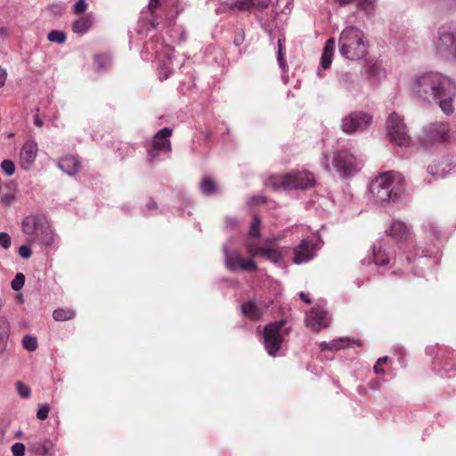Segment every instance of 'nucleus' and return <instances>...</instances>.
Returning a JSON list of instances; mask_svg holds the SVG:
<instances>
[{"instance_id":"44","label":"nucleus","mask_w":456,"mask_h":456,"mask_svg":"<svg viewBox=\"0 0 456 456\" xmlns=\"http://www.w3.org/2000/svg\"><path fill=\"white\" fill-rule=\"evenodd\" d=\"M12 453L13 456H24L25 445L22 443H15L12 446Z\"/></svg>"},{"instance_id":"23","label":"nucleus","mask_w":456,"mask_h":456,"mask_svg":"<svg viewBox=\"0 0 456 456\" xmlns=\"http://www.w3.org/2000/svg\"><path fill=\"white\" fill-rule=\"evenodd\" d=\"M59 168L69 175H76L80 169V162L76 156H64L58 160Z\"/></svg>"},{"instance_id":"17","label":"nucleus","mask_w":456,"mask_h":456,"mask_svg":"<svg viewBox=\"0 0 456 456\" xmlns=\"http://www.w3.org/2000/svg\"><path fill=\"white\" fill-rule=\"evenodd\" d=\"M449 138L448 126L444 123L429 124L424 130V140L428 142H444Z\"/></svg>"},{"instance_id":"4","label":"nucleus","mask_w":456,"mask_h":456,"mask_svg":"<svg viewBox=\"0 0 456 456\" xmlns=\"http://www.w3.org/2000/svg\"><path fill=\"white\" fill-rule=\"evenodd\" d=\"M339 53L345 59L357 61L368 53V41L362 30L355 26H346L338 38Z\"/></svg>"},{"instance_id":"38","label":"nucleus","mask_w":456,"mask_h":456,"mask_svg":"<svg viewBox=\"0 0 456 456\" xmlns=\"http://www.w3.org/2000/svg\"><path fill=\"white\" fill-rule=\"evenodd\" d=\"M1 169L7 176H12L15 173V165L11 159H4L0 165Z\"/></svg>"},{"instance_id":"12","label":"nucleus","mask_w":456,"mask_h":456,"mask_svg":"<svg viewBox=\"0 0 456 456\" xmlns=\"http://www.w3.org/2000/svg\"><path fill=\"white\" fill-rule=\"evenodd\" d=\"M373 118L363 111H353L341 120L340 128L347 134L362 133L372 124Z\"/></svg>"},{"instance_id":"10","label":"nucleus","mask_w":456,"mask_h":456,"mask_svg":"<svg viewBox=\"0 0 456 456\" xmlns=\"http://www.w3.org/2000/svg\"><path fill=\"white\" fill-rule=\"evenodd\" d=\"M386 130L390 142L396 147L409 148L412 144L411 137L403 118L396 112L389 114L386 122Z\"/></svg>"},{"instance_id":"32","label":"nucleus","mask_w":456,"mask_h":456,"mask_svg":"<svg viewBox=\"0 0 456 456\" xmlns=\"http://www.w3.org/2000/svg\"><path fill=\"white\" fill-rule=\"evenodd\" d=\"M111 58L107 54H97L94 56V64L99 72L107 70L111 66Z\"/></svg>"},{"instance_id":"53","label":"nucleus","mask_w":456,"mask_h":456,"mask_svg":"<svg viewBox=\"0 0 456 456\" xmlns=\"http://www.w3.org/2000/svg\"><path fill=\"white\" fill-rule=\"evenodd\" d=\"M6 71L5 69L0 68V86H4L6 80Z\"/></svg>"},{"instance_id":"63","label":"nucleus","mask_w":456,"mask_h":456,"mask_svg":"<svg viewBox=\"0 0 456 456\" xmlns=\"http://www.w3.org/2000/svg\"><path fill=\"white\" fill-rule=\"evenodd\" d=\"M317 75H318L319 77H322V76H323V74L322 73V71H321V70H318V71H317Z\"/></svg>"},{"instance_id":"60","label":"nucleus","mask_w":456,"mask_h":456,"mask_svg":"<svg viewBox=\"0 0 456 456\" xmlns=\"http://www.w3.org/2000/svg\"><path fill=\"white\" fill-rule=\"evenodd\" d=\"M285 40L284 38H279L278 39V49H282L283 50V44H284Z\"/></svg>"},{"instance_id":"61","label":"nucleus","mask_w":456,"mask_h":456,"mask_svg":"<svg viewBox=\"0 0 456 456\" xmlns=\"http://www.w3.org/2000/svg\"><path fill=\"white\" fill-rule=\"evenodd\" d=\"M254 200H256V203H262V202H265V200L262 196H257V197L254 198Z\"/></svg>"},{"instance_id":"40","label":"nucleus","mask_w":456,"mask_h":456,"mask_svg":"<svg viewBox=\"0 0 456 456\" xmlns=\"http://www.w3.org/2000/svg\"><path fill=\"white\" fill-rule=\"evenodd\" d=\"M16 387L18 394L21 398L28 399L30 397L31 390L28 386L25 385L21 381H18L16 383Z\"/></svg>"},{"instance_id":"42","label":"nucleus","mask_w":456,"mask_h":456,"mask_svg":"<svg viewBox=\"0 0 456 456\" xmlns=\"http://www.w3.org/2000/svg\"><path fill=\"white\" fill-rule=\"evenodd\" d=\"M88 8V4L86 0H77L73 5V12L76 14L84 13Z\"/></svg>"},{"instance_id":"3","label":"nucleus","mask_w":456,"mask_h":456,"mask_svg":"<svg viewBox=\"0 0 456 456\" xmlns=\"http://www.w3.org/2000/svg\"><path fill=\"white\" fill-rule=\"evenodd\" d=\"M403 177L390 171L376 177L370 185V194L375 204L383 205L395 200L402 190Z\"/></svg>"},{"instance_id":"43","label":"nucleus","mask_w":456,"mask_h":456,"mask_svg":"<svg viewBox=\"0 0 456 456\" xmlns=\"http://www.w3.org/2000/svg\"><path fill=\"white\" fill-rule=\"evenodd\" d=\"M12 244V239L11 236L7 232H0V246L7 249L11 247Z\"/></svg>"},{"instance_id":"56","label":"nucleus","mask_w":456,"mask_h":456,"mask_svg":"<svg viewBox=\"0 0 456 456\" xmlns=\"http://www.w3.org/2000/svg\"><path fill=\"white\" fill-rule=\"evenodd\" d=\"M146 208L148 210H155V209H157V204L152 200H150L146 205Z\"/></svg>"},{"instance_id":"20","label":"nucleus","mask_w":456,"mask_h":456,"mask_svg":"<svg viewBox=\"0 0 456 456\" xmlns=\"http://www.w3.org/2000/svg\"><path fill=\"white\" fill-rule=\"evenodd\" d=\"M387 232L396 241H406L411 234L408 225L400 220H393Z\"/></svg>"},{"instance_id":"58","label":"nucleus","mask_w":456,"mask_h":456,"mask_svg":"<svg viewBox=\"0 0 456 456\" xmlns=\"http://www.w3.org/2000/svg\"><path fill=\"white\" fill-rule=\"evenodd\" d=\"M34 124L37 126H39L41 127L43 126V121L40 119V118L38 116H36L35 117V119H34Z\"/></svg>"},{"instance_id":"19","label":"nucleus","mask_w":456,"mask_h":456,"mask_svg":"<svg viewBox=\"0 0 456 456\" xmlns=\"http://www.w3.org/2000/svg\"><path fill=\"white\" fill-rule=\"evenodd\" d=\"M28 450L32 453L40 456H55L56 454V445L54 442L49 438L30 442L28 444Z\"/></svg>"},{"instance_id":"29","label":"nucleus","mask_w":456,"mask_h":456,"mask_svg":"<svg viewBox=\"0 0 456 456\" xmlns=\"http://www.w3.org/2000/svg\"><path fill=\"white\" fill-rule=\"evenodd\" d=\"M10 326L5 319H0V355L5 351Z\"/></svg>"},{"instance_id":"24","label":"nucleus","mask_w":456,"mask_h":456,"mask_svg":"<svg viewBox=\"0 0 456 456\" xmlns=\"http://www.w3.org/2000/svg\"><path fill=\"white\" fill-rule=\"evenodd\" d=\"M335 49V39L333 37L329 38L322 50L321 57V66L323 69H327L330 67Z\"/></svg>"},{"instance_id":"22","label":"nucleus","mask_w":456,"mask_h":456,"mask_svg":"<svg viewBox=\"0 0 456 456\" xmlns=\"http://www.w3.org/2000/svg\"><path fill=\"white\" fill-rule=\"evenodd\" d=\"M240 307L242 314L246 317L253 321H257L263 316L267 305L263 304L257 305L253 301H248L241 305Z\"/></svg>"},{"instance_id":"26","label":"nucleus","mask_w":456,"mask_h":456,"mask_svg":"<svg viewBox=\"0 0 456 456\" xmlns=\"http://www.w3.org/2000/svg\"><path fill=\"white\" fill-rule=\"evenodd\" d=\"M350 346V341L347 338H336L330 342H322L319 345V347L322 351H338L342 348L348 347Z\"/></svg>"},{"instance_id":"27","label":"nucleus","mask_w":456,"mask_h":456,"mask_svg":"<svg viewBox=\"0 0 456 456\" xmlns=\"http://www.w3.org/2000/svg\"><path fill=\"white\" fill-rule=\"evenodd\" d=\"M449 165L442 161L437 165L428 166V173L435 179L444 178L451 170V168L447 169Z\"/></svg>"},{"instance_id":"16","label":"nucleus","mask_w":456,"mask_h":456,"mask_svg":"<svg viewBox=\"0 0 456 456\" xmlns=\"http://www.w3.org/2000/svg\"><path fill=\"white\" fill-rule=\"evenodd\" d=\"M306 326L310 327L314 331H319L329 325V317L326 310L323 307H313L305 314Z\"/></svg>"},{"instance_id":"37","label":"nucleus","mask_w":456,"mask_h":456,"mask_svg":"<svg viewBox=\"0 0 456 456\" xmlns=\"http://www.w3.org/2000/svg\"><path fill=\"white\" fill-rule=\"evenodd\" d=\"M22 346L26 350L29 352H34L37 348L38 344L35 337L26 335L22 338Z\"/></svg>"},{"instance_id":"13","label":"nucleus","mask_w":456,"mask_h":456,"mask_svg":"<svg viewBox=\"0 0 456 456\" xmlns=\"http://www.w3.org/2000/svg\"><path fill=\"white\" fill-rule=\"evenodd\" d=\"M172 130L165 127L155 134L151 145L147 148L148 160L153 162L159 156V152H169L171 151L170 136Z\"/></svg>"},{"instance_id":"28","label":"nucleus","mask_w":456,"mask_h":456,"mask_svg":"<svg viewBox=\"0 0 456 456\" xmlns=\"http://www.w3.org/2000/svg\"><path fill=\"white\" fill-rule=\"evenodd\" d=\"M421 231L428 240H432L438 234V225L434 220L427 219L421 224Z\"/></svg>"},{"instance_id":"59","label":"nucleus","mask_w":456,"mask_h":456,"mask_svg":"<svg viewBox=\"0 0 456 456\" xmlns=\"http://www.w3.org/2000/svg\"><path fill=\"white\" fill-rule=\"evenodd\" d=\"M387 356H383V357L379 358L376 363L383 365L387 362Z\"/></svg>"},{"instance_id":"11","label":"nucleus","mask_w":456,"mask_h":456,"mask_svg":"<svg viewBox=\"0 0 456 456\" xmlns=\"http://www.w3.org/2000/svg\"><path fill=\"white\" fill-rule=\"evenodd\" d=\"M285 322H274L267 324L265 327L263 337L264 345L266 352L271 356H276L278 351L281 347L285 335L288 334L289 330H284Z\"/></svg>"},{"instance_id":"48","label":"nucleus","mask_w":456,"mask_h":456,"mask_svg":"<svg viewBox=\"0 0 456 456\" xmlns=\"http://www.w3.org/2000/svg\"><path fill=\"white\" fill-rule=\"evenodd\" d=\"M277 61H278L280 68L284 71L286 69V62L283 58V50L282 49H278V51H277Z\"/></svg>"},{"instance_id":"25","label":"nucleus","mask_w":456,"mask_h":456,"mask_svg":"<svg viewBox=\"0 0 456 456\" xmlns=\"http://www.w3.org/2000/svg\"><path fill=\"white\" fill-rule=\"evenodd\" d=\"M391 253L387 252L386 248L379 244L373 247V260L375 265L383 266L389 263Z\"/></svg>"},{"instance_id":"9","label":"nucleus","mask_w":456,"mask_h":456,"mask_svg":"<svg viewBox=\"0 0 456 456\" xmlns=\"http://www.w3.org/2000/svg\"><path fill=\"white\" fill-rule=\"evenodd\" d=\"M432 49L436 56L451 55L456 59V24H443L438 28Z\"/></svg>"},{"instance_id":"6","label":"nucleus","mask_w":456,"mask_h":456,"mask_svg":"<svg viewBox=\"0 0 456 456\" xmlns=\"http://www.w3.org/2000/svg\"><path fill=\"white\" fill-rule=\"evenodd\" d=\"M315 183L314 175L306 170H293L282 175H271L267 186L278 190H306Z\"/></svg>"},{"instance_id":"51","label":"nucleus","mask_w":456,"mask_h":456,"mask_svg":"<svg viewBox=\"0 0 456 456\" xmlns=\"http://www.w3.org/2000/svg\"><path fill=\"white\" fill-rule=\"evenodd\" d=\"M244 41V32L240 31L237 34V36L234 38V45L239 46Z\"/></svg>"},{"instance_id":"64","label":"nucleus","mask_w":456,"mask_h":456,"mask_svg":"<svg viewBox=\"0 0 456 456\" xmlns=\"http://www.w3.org/2000/svg\"><path fill=\"white\" fill-rule=\"evenodd\" d=\"M443 4H446L447 0H441Z\"/></svg>"},{"instance_id":"18","label":"nucleus","mask_w":456,"mask_h":456,"mask_svg":"<svg viewBox=\"0 0 456 456\" xmlns=\"http://www.w3.org/2000/svg\"><path fill=\"white\" fill-rule=\"evenodd\" d=\"M38 152L37 143L35 140L24 142L20 151V164L22 169L28 170L34 164Z\"/></svg>"},{"instance_id":"15","label":"nucleus","mask_w":456,"mask_h":456,"mask_svg":"<svg viewBox=\"0 0 456 456\" xmlns=\"http://www.w3.org/2000/svg\"><path fill=\"white\" fill-rule=\"evenodd\" d=\"M317 249V246L313 240L303 239L301 242L294 248L293 262L297 265L307 263L314 258Z\"/></svg>"},{"instance_id":"41","label":"nucleus","mask_w":456,"mask_h":456,"mask_svg":"<svg viewBox=\"0 0 456 456\" xmlns=\"http://www.w3.org/2000/svg\"><path fill=\"white\" fill-rule=\"evenodd\" d=\"M49 411L50 406L47 403L40 404L37 411V418L40 420H45L47 419Z\"/></svg>"},{"instance_id":"62","label":"nucleus","mask_w":456,"mask_h":456,"mask_svg":"<svg viewBox=\"0 0 456 456\" xmlns=\"http://www.w3.org/2000/svg\"><path fill=\"white\" fill-rule=\"evenodd\" d=\"M231 224V225H234L235 224V220L234 219H230L228 220Z\"/></svg>"},{"instance_id":"7","label":"nucleus","mask_w":456,"mask_h":456,"mask_svg":"<svg viewBox=\"0 0 456 456\" xmlns=\"http://www.w3.org/2000/svg\"><path fill=\"white\" fill-rule=\"evenodd\" d=\"M342 177L351 176L356 174L361 168V163L356 157L347 149H342L334 152L331 156L323 154L322 165L327 171H331L330 163Z\"/></svg>"},{"instance_id":"47","label":"nucleus","mask_w":456,"mask_h":456,"mask_svg":"<svg viewBox=\"0 0 456 456\" xmlns=\"http://www.w3.org/2000/svg\"><path fill=\"white\" fill-rule=\"evenodd\" d=\"M15 200V195L13 193H6L1 197V202L4 205H11Z\"/></svg>"},{"instance_id":"33","label":"nucleus","mask_w":456,"mask_h":456,"mask_svg":"<svg viewBox=\"0 0 456 456\" xmlns=\"http://www.w3.org/2000/svg\"><path fill=\"white\" fill-rule=\"evenodd\" d=\"M74 316H75V312L70 308H67V309L59 308V309L54 310L53 313V317L57 322L69 321V320L73 319Z\"/></svg>"},{"instance_id":"2","label":"nucleus","mask_w":456,"mask_h":456,"mask_svg":"<svg viewBox=\"0 0 456 456\" xmlns=\"http://www.w3.org/2000/svg\"><path fill=\"white\" fill-rule=\"evenodd\" d=\"M260 224V218L256 216H254L248 238L244 243L248 254L251 258L265 257L273 264H281L287 253V249L279 247L274 240H266L263 244H260L258 240Z\"/></svg>"},{"instance_id":"39","label":"nucleus","mask_w":456,"mask_h":456,"mask_svg":"<svg viewBox=\"0 0 456 456\" xmlns=\"http://www.w3.org/2000/svg\"><path fill=\"white\" fill-rule=\"evenodd\" d=\"M25 283V275L18 273L11 282V287L13 290L19 291Z\"/></svg>"},{"instance_id":"54","label":"nucleus","mask_w":456,"mask_h":456,"mask_svg":"<svg viewBox=\"0 0 456 456\" xmlns=\"http://www.w3.org/2000/svg\"><path fill=\"white\" fill-rule=\"evenodd\" d=\"M373 370L376 374H384L385 370L381 364L376 363L373 367Z\"/></svg>"},{"instance_id":"45","label":"nucleus","mask_w":456,"mask_h":456,"mask_svg":"<svg viewBox=\"0 0 456 456\" xmlns=\"http://www.w3.org/2000/svg\"><path fill=\"white\" fill-rule=\"evenodd\" d=\"M19 255L24 258V259H28L30 257L31 254H32V251L30 249V248L27 245H21L20 248H19Z\"/></svg>"},{"instance_id":"35","label":"nucleus","mask_w":456,"mask_h":456,"mask_svg":"<svg viewBox=\"0 0 456 456\" xmlns=\"http://www.w3.org/2000/svg\"><path fill=\"white\" fill-rule=\"evenodd\" d=\"M66 38H67V37H66L65 32H63L61 30H52L47 35V39L50 42L57 43L60 45L65 43Z\"/></svg>"},{"instance_id":"34","label":"nucleus","mask_w":456,"mask_h":456,"mask_svg":"<svg viewBox=\"0 0 456 456\" xmlns=\"http://www.w3.org/2000/svg\"><path fill=\"white\" fill-rule=\"evenodd\" d=\"M254 0H229L226 2L230 9H237L239 11H247L253 7Z\"/></svg>"},{"instance_id":"49","label":"nucleus","mask_w":456,"mask_h":456,"mask_svg":"<svg viewBox=\"0 0 456 456\" xmlns=\"http://www.w3.org/2000/svg\"><path fill=\"white\" fill-rule=\"evenodd\" d=\"M50 11L54 13V14H61L64 10H65V6L63 4H53L49 7Z\"/></svg>"},{"instance_id":"14","label":"nucleus","mask_w":456,"mask_h":456,"mask_svg":"<svg viewBox=\"0 0 456 456\" xmlns=\"http://www.w3.org/2000/svg\"><path fill=\"white\" fill-rule=\"evenodd\" d=\"M223 251L225 256V266L228 270L235 272L238 270L256 271L257 269L256 264L252 259H243L236 250L229 251L226 245L223 247Z\"/></svg>"},{"instance_id":"36","label":"nucleus","mask_w":456,"mask_h":456,"mask_svg":"<svg viewBox=\"0 0 456 456\" xmlns=\"http://www.w3.org/2000/svg\"><path fill=\"white\" fill-rule=\"evenodd\" d=\"M340 85L347 91L354 90V77L349 73H343L339 77Z\"/></svg>"},{"instance_id":"21","label":"nucleus","mask_w":456,"mask_h":456,"mask_svg":"<svg viewBox=\"0 0 456 456\" xmlns=\"http://www.w3.org/2000/svg\"><path fill=\"white\" fill-rule=\"evenodd\" d=\"M94 23V13H86L74 20V22L72 23V31L77 35H84L93 28Z\"/></svg>"},{"instance_id":"57","label":"nucleus","mask_w":456,"mask_h":456,"mask_svg":"<svg viewBox=\"0 0 456 456\" xmlns=\"http://www.w3.org/2000/svg\"><path fill=\"white\" fill-rule=\"evenodd\" d=\"M299 297H300V298H301L304 302H305V303H310V299H309L308 296H307L305 293H304V292H300V293H299Z\"/></svg>"},{"instance_id":"8","label":"nucleus","mask_w":456,"mask_h":456,"mask_svg":"<svg viewBox=\"0 0 456 456\" xmlns=\"http://www.w3.org/2000/svg\"><path fill=\"white\" fill-rule=\"evenodd\" d=\"M145 52L155 55L158 61L159 74L161 79L167 78L176 67L181 63L177 62L172 55L173 48L159 39H151L145 45Z\"/></svg>"},{"instance_id":"46","label":"nucleus","mask_w":456,"mask_h":456,"mask_svg":"<svg viewBox=\"0 0 456 456\" xmlns=\"http://www.w3.org/2000/svg\"><path fill=\"white\" fill-rule=\"evenodd\" d=\"M253 7L258 10H264L270 4L271 0H254Z\"/></svg>"},{"instance_id":"55","label":"nucleus","mask_w":456,"mask_h":456,"mask_svg":"<svg viewBox=\"0 0 456 456\" xmlns=\"http://www.w3.org/2000/svg\"><path fill=\"white\" fill-rule=\"evenodd\" d=\"M158 5H159V0H150L149 9L151 12H153L155 11V9L158 7Z\"/></svg>"},{"instance_id":"31","label":"nucleus","mask_w":456,"mask_h":456,"mask_svg":"<svg viewBox=\"0 0 456 456\" xmlns=\"http://www.w3.org/2000/svg\"><path fill=\"white\" fill-rule=\"evenodd\" d=\"M200 190L202 194L210 196L215 194L218 188L216 183L209 177H204L200 183Z\"/></svg>"},{"instance_id":"52","label":"nucleus","mask_w":456,"mask_h":456,"mask_svg":"<svg viewBox=\"0 0 456 456\" xmlns=\"http://www.w3.org/2000/svg\"><path fill=\"white\" fill-rule=\"evenodd\" d=\"M7 425H0V444L4 442Z\"/></svg>"},{"instance_id":"30","label":"nucleus","mask_w":456,"mask_h":456,"mask_svg":"<svg viewBox=\"0 0 456 456\" xmlns=\"http://www.w3.org/2000/svg\"><path fill=\"white\" fill-rule=\"evenodd\" d=\"M341 4L355 3L357 7L362 9L367 14L373 12L376 0H338Z\"/></svg>"},{"instance_id":"50","label":"nucleus","mask_w":456,"mask_h":456,"mask_svg":"<svg viewBox=\"0 0 456 456\" xmlns=\"http://www.w3.org/2000/svg\"><path fill=\"white\" fill-rule=\"evenodd\" d=\"M381 386H382V381L379 379L370 380L368 384L369 388L371 390H374V391L379 390Z\"/></svg>"},{"instance_id":"5","label":"nucleus","mask_w":456,"mask_h":456,"mask_svg":"<svg viewBox=\"0 0 456 456\" xmlns=\"http://www.w3.org/2000/svg\"><path fill=\"white\" fill-rule=\"evenodd\" d=\"M21 225L23 232L29 236L33 242L52 246L57 241L58 237L51 223L44 215H29L22 220Z\"/></svg>"},{"instance_id":"1","label":"nucleus","mask_w":456,"mask_h":456,"mask_svg":"<svg viewBox=\"0 0 456 456\" xmlns=\"http://www.w3.org/2000/svg\"><path fill=\"white\" fill-rule=\"evenodd\" d=\"M412 94L420 101L435 100L446 115L453 112V99L456 97V82L450 77L428 71L417 74L411 80Z\"/></svg>"}]
</instances>
